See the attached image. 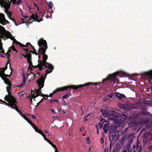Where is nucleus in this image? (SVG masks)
I'll return each instance as SVG.
<instances>
[{
	"mask_svg": "<svg viewBox=\"0 0 152 152\" xmlns=\"http://www.w3.org/2000/svg\"><path fill=\"white\" fill-rule=\"evenodd\" d=\"M13 37L12 36V37H11V38H10L11 39V40H13V44L15 43L17 45H20V42H18L15 39L13 38Z\"/></svg>",
	"mask_w": 152,
	"mask_h": 152,
	"instance_id": "nucleus-28",
	"label": "nucleus"
},
{
	"mask_svg": "<svg viewBox=\"0 0 152 152\" xmlns=\"http://www.w3.org/2000/svg\"><path fill=\"white\" fill-rule=\"evenodd\" d=\"M10 48L12 50L16 51L17 53L18 52L17 50L15 48L13 45H12L11 47H10Z\"/></svg>",
	"mask_w": 152,
	"mask_h": 152,
	"instance_id": "nucleus-36",
	"label": "nucleus"
},
{
	"mask_svg": "<svg viewBox=\"0 0 152 152\" xmlns=\"http://www.w3.org/2000/svg\"><path fill=\"white\" fill-rule=\"evenodd\" d=\"M139 149H138V150L137 151V152H141V150L142 149V146L141 145H140L139 146Z\"/></svg>",
	"mask_w": 152,
	"mask_h": 152,
	"instance_id": "nucleus-54",
	"label": "nucleus"
},
{
	"mask_svg": "<svg viewBox=\"0 0 152 152\" xmlns=\"http://www.w3.org/2000/svg\"><path fill=\"white\" fill-rule=\"evenodd\" d=\"M41 94L40 95V96H41L42 97H44V96L47 97H48V96L47 95H44L43 94H42V93H40Z\"/></svg>",
	"mask_w": 152,
	"mask_h": 152,
	"instance_id": "nucleus-50",
	"label": "nucleus"
},
{
	"mask_svg": "<svg viewBox=\"0 0 152 152\" xmlns=\"http://www.w3.org/2000/svg\"><path fill=\"white\" fill-rule=\"evenodd\" d=\"M10 3H8L6 1L0 0V4L5 9L8 10L10 8Z\"/></svg>",
	"mask_w": 152,
	"mask_h": 152,
	"instance_id": "nucleus-13",
	"label": "nucleus"
},
{
	"mask_svg": "<svg viewBox=\"0 0 152 152\" xmlns=\"http://www.w3.org/2000/svg\"><path fill=\"white\" fill-rule=\"evenodd\" d=\"M151 134L148 132H146L143 134V139L147 140L148 139V137L151 136Z\"/></svg>",
	"mask_w": 152,
	"mask_h": 152,
	"instance_id": "nucleus-22",
	"label": "nucleus"
},
{
	"mask_svg": "<svg viewBox=\"0 0 152 152\" xmlns=\"http://www.w3.org/2000/svg\"><path fill=\"white\" fill-rule=\"evenodd\" d=\"M7 92L8 94L5 96L4 99L5 101L8 102V103L0 99V103L4 104L6 105L10 106L11 105L12 106L13 104L18 103L15 98L11 95L10 91Z\"/></svg>",
	"mask_w": 152,
	"mask_h": 152,
	"instance_id": "nucleus-5",
	"label": "nucleus"
},
{
	"mask_svg": "<svg viewBox=\"0 0 152 152\" xmlns=\"http://www.w3.org/2000/svg\"><path fill=\"white\" fill-rule=\"evenodd\" d=\"M86 142L87 143L90 144V141L89 140V137H88L86 138Z\"/></svg>",
	"mask_w": 152,
	"mask_h": 152,
	"instance_id": "nucleus-47",
	"label": "nucleus"
},
{
	"mask_svg": "<svg viewBox=\"0 0 152 152\" xmlns=\"http://www.w3.org/2000/svg\"><path fill=\"white\" fill-rule=\"evenodd\" d=\"M21 55L22 56L24 57V58H27V55H25L23 54H21Z\"/></svg>",
	"mask_w": 152,
	"mask_h": 152,
	"instance_id": "nucleus-63",
	"label": "nucleus"
},
{
	"mask_svg": "<svg viewBox=\"0 0 152 152\" xmlns=\"http://www.w3.org/2000/svg\"><path fill=\"white\" fill-rule=\"evenodd\" d=\"M116 96L119 100L121 99L123 97H125V95L122 94H120L119 93H117Z\"/></svg>",
	"mask_w": 152,
	"mask_h": 152,
	"instance_id": "nucleus-23",
	"label": "nucleus"
},
{
	"mask_svg": "<svg viewBox=\"0 0 152 152\" xmlns=\"http://www.w3.org/2000/svg\"><path fill=\"white\" fill-rule=\"evenodd\" d=\"M8 86L6 88L7 91H10L11 86Z\"/></svg>",
	"mask_w": 152,
	"mask_h": 152,
	"instance_id": "nucleus-41",
	"label": "nucleus"
},
{
	"mask_svg": "<svg viewBox=\"0 0 152 152\" xmlns=\"http://www.w3.org/2000/svg\"><path fill=\"white\" fill-rule=\"evenodd\" d=\"M106 122V120L104 118H101L100 119V121L98 123V125L99 126L100 129H102L103 125Z\"/></svg>",
	"mask_w": 152,
	"mask_h": 152,
	"instance_id": "nucleus-16",
	"label": "nucleus"
},
{
	"mask_svg": "<svg viewBox=\"0 0 152 152\" xmlns=\"http://www.w3.org/2000/svg\"><path fill=\"white\" fill-rule=\"evenodd\" d=\"M38 62V64L36 66H34L33 65H31L32 68L33 69L35 68H39V70H42L43 69H44V67H42V66L40 64V63H39V62Z\"/></svg>",
	"mask_w": 152,
	"mask_h": 152,
	"instance_id": "nucleus-18",
	"label": "nucleus"
},
{
	"mask_svg": "<svg viewBox=\"0 0 152 152\" xmlns=\"http://www.w3.org/2000/svg\"><path fill=\"white\" fill-rule=\"evenodd\" d=\"M45 79L44 78L43 75H42L39 78V80L37 81V83L39 87V89L36 90L35 91L36 93L39 94L41 93V89L44 87Z\"/></svg>",
	"mask_w": 152,
	"mask_h": 152,
	"instance_id": "nucleus-9",
	"label": "nucleus"
},
{
	"mask_svg": "<svg viewBox=\"0 0 152 152\" xmlns=\"http://www.w3.org/2000/svg\"><path fill=\"white\" fill-rule=\"evenodd\" d=\"M142 75L144 77H148L147 80L152 86L151 90L152 91V70L143 72Z\"/></svg>",
	"mask_w": 152,
	"mask_h": 152,
	"instance_id": "nucleus-11",
	"label": "nucleus"
},
{
	"mask_svg": "<svg viewBox=\"0 0 152 152\" xmlns=\"http://www.w3.org/2000/svg\"><path fill=\"white\" fill-rule=\"evenodd\" d=\"M2 79L4 81L5 84L8 85V86H12L11 82L9 80L8 78H4L3 77V78Z\"/></svg>",
	"mask_w": 152,
	"mask_h": 152,
	"instance_id": "nucleus-19",
	"label": "nucleus"
},
{
	"mask_svg": "<svg viewBox=\"0 0 152 152\" xmlns=\"http://www.w3.org/2000/svg\"><path fill=\"white\" fill-rule=\"evenodd\" d=\"M53 5V4L51 1H50L48 4L47 6L49 9H52Z\"/></svg>",
	"mask_w": 152,
	"mask_h": 152,
	"instance_id": "nucleus-30",
	"label": "nucleus"
},
{
	"mask_svg": "<svg viewBox=\"0 0 152 152\" xmlns=\"http://www.w3.org/2000/svg\"><path fill=\"white\" fill-rule=\"evenodd\" d=\"M0 23L3 25L6 24L7 23H9V22L5 19L4 14H0Z\"/></svg>",
	"mask_w": 152,
	"mask_h": 152,
	"instance_id": "nucleus-14",
	"label": "nucleus"
},
{
	"mask_svg": "<svg viewBox=\"0 0 152 152\" xmlns=\"http://www.w3.org/2000/svg\"><path fill=\"white\" fill-rule=\"evenodd\" d=\"M139 142L138 141H137V142L136 145H135V146H136V147H138V148H139L140 146H139Z\"/></svg>",
	"mask_w": 152,
	"mask_h": 152,
	"instance_id": "nucleus-49",
	"label": "nucleus"
},
{
	"mask_svg": "<svg viewBox=\"0 0 152 152\" xmlns=\"http://www.w3.org/2000/svg\"><path fill=\"white\" fill-rule=\"evenodd\" d=\"M16 104V103L13 104L12 106L11 105L10 106L12 108L15 109L16 111L19 113L20 115L22 117L24 115H23V113L18 110V108L17 106V105Z\"/></svg>",
	"mask_w": 152,
	"mask_h": 152,
	"instance_id": "nucleus-15",
	"label": "nucleus"
},
{
	"mask_svg": "<svg viewBox=\"0 0 152 152\" xmlns=\"http://www.w3.org/2000/svg\"><path fill=\"white\" fill-rule=\"evenodd\" d=\"M149 113V112L147 111H142L141 113V115H146Z\"/></svg>",
	"mask_w": 152,
	"mask_h": 152,
	"instance_id": "nucleus-32",
	"label": "nucleus"
},
{
	"mask_svg": "<svg viewBox=\"0 0 152 152\" xmlns=\"http://www.w3.org/2000/svg\"><path fill=\"white\" fill-rule=\"evenodd\" d=\"M11 37H12L11 34L9 32H7L3 27L1 26H0V38H3L6 37L11 38Z\"/></svg>",
	"mask_w": 152,
	"mask_h": 152,
	"instance_id": "nucleus-10",
	"label": "nucleus"
},
{
	"mask_svg": "<svg viewBox=\"0 0 152 152\" xmlns=\"http://www.w3.org/2000/svg\"><path fill=\"white\" fill-rule=\"evenodd\" d=\"M126 148L128 150V152H132V150L131 148V145L130 143H127L126 146Z\"/></svg>",
	"mask_w": 152,
	"mask_h": 152,
	"instance_id": "nucleus-27",
	"label": "nucleus"
},
{
	"mask_svg": "<svg viewBox=\"0 0 152 152\" xmlns=\"http://www.w3.org/2000/svg\"><path fill=\"white\" fill-rule=\"evenodd\" d=\"M38 45L39 47V54H41L42 51L46 50L48 48L47 44L45 40L43 38L40 39L37 42Z\"/></svg>",
	"mask_w": 152,
	"mask_h": 152,
	"instance_id": "nucleus-8",
	"label": "nucleus"
},
{
	"mask_svg": "<svg viewBox=\"0 0 152 152\" xmlns=\"http://www.w3.org/2000/svg\"><path fill=\"white\" fill-rule=\"evenodd\" d=\"M96 129H97V133L98 134H99V129H98V128L97 127V125H96Z\"/></svg>",
	"mask_w": 152,
	"mask_h": 152,
	"instance_id": "nucleus-62",
	"label": "nucleus"
},
{
	"mask_svg": "<svg viewBox=\"0 0 152 152\" xmlns=\"http://www.w3.org/2000/svg\"><path fill=\"white\" fill-rule=\"evenodd\" d=\"M113 92H111L110 95H108V97H109V98H108L107 97L106 99V100L110 99L113 96ZM104 100H105V99Z\"/></svg>",
	"mask_w": 152,
	"mask_h": 152,
	"instance_id": "nucleus-33",
	"label": "nucleus"
},
{
	"mask_svg": "<svg viewBox=\"0 0 152 152\" xmlns=\"http://www.w3.org/2000/svg\"><path fill=\"white\" fill-rule=\"evenodd\" d=\"M26 81V77H23V82L22 83L24 85H25Z\"/></svg>",
	"mask_w": 152,
	"mask_h": 152,
	"instance_id": "nucleus-35",
	"label": "nucleus"
},
{
	"mask_svg": "<svg viewBox=\"0 0 152 152\" xmlns=\"http://www.w3.org/2000/svg\"><path fill=\"white\" fill-rule=\"evenodd\" d=\"M23 50H25V52L26 53L28 52L29 51V50L28 49H23Z\"/></svg>",
	"mask_w": 152,
	"mask_h": 152,
	"instance_id": "nucleus-59",
	"label": "nucleus"
},
{
	"mask_svg": "<svg viewBox=\"0 0 152 152\" xmlns=\"http://www.w3.org/2000/svg\"><path fill=\"white\" fill-rule=\"evenodd\" d=\"M71 93L70 91H69V93L66 94H65L62 97V99H67L68 98L69 96H71Z\"/></svg>",
	"mask_w": 152,
	"mask_h": 152,
	"instance_id": "nucleus-24",
	"label": "nucleus"
},
{
	"mask_svg": "<svg viewBox=\"0 0 152 152\" xmlns=\"http://www.w3.org/2000/svg\"><path fill=\"white\" fill-rule=\"evenodd\" d=\"M91 114V113H90L89 114H88V115H86L85 117L84 118H85V121H86L87 120V117H88V116H89V115L90 114Z\"/></svg>",
	"mask_w": 152,
	"mask_h": 152,
	"instance_id": "nucleus-55",
	"label": "nucleus"
},
{
	"mask_svg": "<svg viewBox=\"0 0 152 152\" xmlns=\"http://www.w3.org/2000/svg\"><path fill=\"white\" fill-rule=\"evenodd\" d=\"M120 74L122 75L123 76H126L127 75L125 72H116L113 74L109 75L107 78L102 80V83L104 85L112 86L116 83L117 84H119V80L116 77L119 75Z\"/></svg>",
	"mask_w": 152,
	"mask_h": 152,
	"instance_id": "nucleus-1",
	"label": "nucleus"
},
{
	"mask_svg": "<svg viewBox=\"0 0 152 152\" xmlns=\"http://www.w3.org/2000/svg\"><path fill=\"white\" fill-rule=\"evenodd\" d=\"M34 93L35 92L33 91L32 90H31V95H32V98H33V96H34Z\"/></svg>",
	"mask_w": 152,
	"mask_h": 152,
	"instance_id": "nucleus-46",
	"label": "nucleus"
},
{
	"mask_svg": "<svg viewBox=\"0 0 152 152\" xmlns=\"http://www.w3.org/2000/svg\"><path fill=\"white\" fill-rule=\"evenodd\" d=\"M32 52V51H29L28 53V54L26 55H27V60H31V53Z\"/></svg>",
	"mask_w": 152,
	"mask_h": 152,
	"instance_id": "nucleus-26",
	"label": "nucleus"
},
{
	"mask_svg": "<svg viewBox=\"0 0 152 152\" xmlns=\"http://www.w3.org/2000/svg\"><path fill=\"white\" fill-rule=\"evenodd\" d=\"M7 14V15L8 17L11 19L12 20V21H13L14 22H15V20L12 19V18H11V15H12V14L11 13H10V12H8Z\"/></svg>",
	"mask_w": 152,
	"mask_h": 152,
	"instance_id": "nucleus-34",
	"label": "nucleus"
},
{
	"mask_svg": "<svg viewBox=\"0 0 152 152\" xmlns=\"http://www.w3.org/2000/svg\"><path fill=\"white\" fill-rule=\"evenodd\" d=\"M30 115L32 116V118L34 119H36V117L34 115Z\"/></svg>",
	"mask_w": 152,
	"mask_h": 152,
	"instance_id": "nucleus-64",
	"label": "nucleus"
},
{
	"mask_svg": "<svg viewBox=\"0 0 152 152\" xmlns=\"http://www.w3.org/2000/svg\"><path fill=\"white\" fill-rule=\"evenodd\" d=\"M5 70V69H4V68H0V77H1L3 76V75H5V74L4 72Z\"/></svg>",
	"mask_w": 152,
	"mask_h": 152,
	"instance_id": "nucleus-25",
	"label": "nucleus"
},
{
	"mask_svg": "<svg viewBox=\"0 0 152 152\" xmlns=\"http://www.w3.org/2000/svg\"><path fill=\"white\" fill-rule=\"evenodd\" d=\"M21 20H23L22 21V23H26L27 25H29L32 23V20H31L29 21V20L28 21L26 22L24 21V20L23 18H21Z\"/></svg>",
	"mask_w": 152,
	"mask_h": 152,
	"instance_id": "nucleus-31",
	"label": "nucleus"
},
{
	"mask_svg": "<svg viewBox=\"0 0 152 152\" xmlns=\"http://www.w3.org/2000/svg\"><path fill=\"white\" fill-rule=\"evenodd\" d=\"M100 83H92L88 82L86 83L83 85H72L69 86H65L63 87L57 88L55 90H54L53 93H50V94L49 96L52 97L54 94L56 93L58 91H64L66 90H68V88H72L75 90L78 89L79 88H82L84 86H87L91 84H94V85H97L98 84H100Z\"/></svg>",
	"mask_w": 152,
	"mask_h": 152,
	"instance_id": "nucleus-4",
	"label": "nucleus"
},
{
	"mask_svg": "<svg viewBox=\"0 0 152 152\" xmlns=\"http://www.w3.org/2000/svg\"><path fill=\"white\" fill-rule=\"evenodd\" d=\"M41 16L40 15H39L36 14L35 15V14H32V15L29 17V21L32 20V22L33 21L40 22L42 20L43 16L42 15L41 18L40 17Z\"/></svg>",
	"mask_w": 152,
	"mask_h": 152,
	"instance_id": "nucleus-12",
	"label": "nucleus"
},
{
	"mask_svg": "<svg viewBox=\"0 0 152 152\" xmlns=\"http://www.w3.org/2000/svg\"><path fill=\"white\" fill-rule=\"evenodd\" d=\"M124 138L123 137L120 141V143L122 145L123 144L124 141Z\"/></svg>",
	"mask_w": 152,
	"mask_h": 152,
	"instance_id": "nucleus-39",
	"label": "nucleus"
},
{
	"mask_svg": "<svg viewBox=\"0 0 152 152\" xmlns=\"http://www.w3.org/2000/svg\"><path fill=\"white\" fill-rule=\"evenodd\" d=\"M1 50V51H0V53H3L4 54H5V53H4V50L3 48V49H2V50Z\"/></svg>",
	"mask_w": 152,
	"mask_h": 152,
	"instance_id": "nucleus-58",
	"label": "nucleus"
},
{
	"mask_svg": "<svg viewBox=\"0 0 152 152\" xmlns=\"http://www.w3.org/2000/svg\"><path fill=\"white\" fill-rule=\"evenodd\" d=\"M101 112L102 115L104 117H108L111 120H114L115 118L117 117V115L115 112L113 110H111L107 109L104 110L101 109Z\"/></svg>",
	"mask_w": 152,
	"mask_h": 152,
	"instance_id": "nucleus-6",
	"label": "nucleus"
},
{
	"mask_svg": "<svg viewBox=\"0 0 152 152\" xmlns=\"http://www.w3.org/2000/svg\"><path fill=\"white\" fill-rule=\"evenodd\" d=\"M10 77V75H8L7 74H5V75H3V76H2L1 77L2 78H3V77L4 78H7V77Z\"/></svg>",
	"mask_w": 152,
	"mask_h": 152,
	"instance_id": "nucleus-37",
	"label": "nucleus"
},
{
	"mask_svg": "<svg viewBox=\"0 0 152 152\" xmlns=\"http://www.w3.org/2000/svg\"><path fill=\"white\" fill-rule=\"evenodd\" d=\"M38 62V64L36 66H34L33 65H31L32 68L33 69L35 68H39V70H42L43 69H44V67H42V66L40 64V63H39V62Z\"/></svg>",
	"mask_w": 152,
	"mask_h": 152,
	"instance_id": "nucleus-17",
	"label": "nucleus"
},
{
	"mask_svg": "<svg viewBox=\"0 0 152 152\" xmlns=\"http://www.w3.org/2000/svg\"><path fill=\"white\" fill-rule=\"evenodd\" d=\"M60 111L61 112V113L64 114L65 113V112L64 110H61V109H60Z\"/></svg>",
	"mask_w": 152,
	"mask_h": 152,
	"instance_id": "nucleus-60",
	"label": "nucleus"
},
{
	"mask_svg": "<svg viewBox=\"0 0 152 152\" xmlns=\"http://www.w3.org/2000/svg\"><path fill=\"white\" fill-rule=\"evenodd\" d=\"M58 102V100H55V99H53V100H51L50 101V103H52L53 102Z\"/></svg>",
	"mask_w": 152,
	"mask_h": 152,
	"instance_id": "nucleus-44",
	"label": "nucleus"
},
{
	"mask_svg": "<svg viewBox=\"0 0 152 152\" xmlns=\"http://www.w3.org/2000/svg\"><path fill=\"white\" fill-rule=\"evenodd\" d=\"M130 136H130V135H129V138L128 139V143H132V142L133 139V137L132 136L131 137H130Z\"/></svg>",
	"mask_w": 152,
	"mask_h": 152,
	"instance_id": "nucleus-29",
	"label": "nucleus"
},
{
	"mask_svg": "<svg viewBox=\"0 0 152 152\" xmlns=\"http://www.w3.org/2000/svg\"><path fill=\"white\" fill-rule=\"evenodd\" d=\"M20 46L21 47H27L28 45H25L20 43Z\"/></svg>",
	"mask_w": 152,
	"mask_h": 152,
	"instance_id": "nucleus-42",
	"label": "nucleus"
},
{
	"mask_svg": "<svg viewBox=\"0 0 152 152\" xmlns=\"http://www.w3.org/2000/svg\"><path fill=\"white\" fill-rule=\"evenodd\" d=\"M38 53H37L36 52V50L35 49L33 50V51H32V53L33 54H34L36 55H40L39 54V50H38Z\"/></svg>",
	"mask_w": 152,
	"mask_h": 152,
	"instance_id": "nucleus-38",
	"label": "nucleus"
},
{
	"mask_svg": "<svg viewBox=\"0 0 152 152\" xmlns=\"http://www.w3.org/2000/svg\"><path fill=\"white\" fill-rule=\"evenodd\" d=\"M5 54H6V56H7V58L8 59H9L10 56V55L9 54V53H6Z\"/></svg>",
	"mask_w": 152,
	"mask_h": 152,
	"instance_id": "nucleus-51",
	"label": "nucleus"
},
{
	"mask_svg": "<svg viewBox=\"0 0 152 152\" xmlns=\"http://www.w3.org/2000/svg\"><path fill=\"white\" fill-rule=\"evenodd\" d=\"M103 130L105 134H106L109 131L110 134L109 137L110 141H113L115 140L116 136V134H115L116 132V128L111 125H110L109 122L106 120V122H105L103 126Z\"/></svg>",
	"mask_w": 152,
	"mask_h": 152,
	"instance_id": "nucleus-2",
	"label": "nucleus"
},
{
	"mask_svg": "<svg viewBox=\"0 0 152 152\" xmlns=\"http://www.w3.org/2000/svg\"><path fill=\"white\" fill-rule=\"evenodd\" d=\"M36 132H38L39 133L41 134L42 135V136L44 138L45 140L47 141L48 140V139L46 138L45 135L42 132V131L38 129L36 131Z\"/></svg>",
	"mask_w": 152,
	"mask_h": 152,
	"instance_id": "nucleus-20",
	"label": "nucleus"
},
{
	"mask_svg": "<svg viewBox=\"0 0 152 152\" xmlns=\"http://www.w3.org/2000/svg\"><path fill=\"white\" fill-rule=\"evenodd\" d=\"M22 117H23L26 120L28 118L25 115H24Z\"/></svg>",
	"mask_w": 152,
	"mask_h": 152,
	"instance_id": "nucleus-56",
	"label": "nucleus"
},
{
	"mask_svg": "<svg viewBox=\"0 0 152 152\" xmlns=\"http://www.w3.org/2000/svg\"><path fill=\"white\" fill-rule=\"evenodd\" d=\"M100 142L102 144H103L104 142V140L103 138L101 137L100 138Z\"/></svg>",
	"mask_w": 152,
	"mask_h": 152,
	"instance_id": "nucleus-48",
	"label": "nucleus"
},
{
	"mask_svg": "<svg viewBox=\"0 0 152 152\" xmlns=\"http://www.w3.org/2000/svg\"><path fill=\"white\" fill-rule=\"evenodd\" d=\"M52 146L55 149H56V148H57L56 145L53 144H52Z\"/></svg>",
	"mask_w": 152,
	"mask_h": 152,
	"instance_id": "nucleus-61",
	"label": "nucleus"
},
{
	"mask_svg": "<svg viewBox=\"0 0 152 152\" xmlns=\"http://www.w3.org/2000/svg\"><path fill=\"white\" fill-rule=\"evenodd\" d=\"M26 121L31 125V126H32L33 128L35 130V131L37 130L38 129L37 127L35 126V125L31 121H30L28 118Z\"/></svg>",
	"mask_w": 152,
	"mask_h": 152,
	"instance_id": "nucleus-21",
	"label": "nucleus"
},
{
	"mask_svg": "<svg viewBox=\"0 0 152 152\" xmlns=\"http://www.w3.org/2000/svg\"><path fill=\"white\" fill-rule=\"evenodd\" d=\"M138 148V147H136L135 145H134L132 147V150H135V151H137Z\"/></svg>",
	"mask_w": 152,
	"mask_h": 152,
	"instance_id": "nucleus-40",
	"label": "nucleus"
},
{
	"mask_svg": "<svg viewBox=\"0 0 152 152\" xmlns=\"http://www.w3.org/2000/svg\"><path fill=\"white\" fill-rule=\"evenodd\" d=\"M11 1L12 2L13 4L14 5L16 4V0H11Z\"/></svg>",
	"mask_w": 152,
	"mask_h": 152,
	"instance_id": "nucleus-53",
	"label": "nucleus"
},
{
	"mask_svg": "<svg viewBox=\"0 0 152 152\" xmlns=\"http://www.w3.org/2000/svg\"><path fill=\"white\" fill-rule=\"evenodd\" d=\"M127 115L124 113L120 114L117 118V124L119 127L123 126L125 124L128 119Z\"/></svg>",
	"mask_w": 152,
	"mask_h": 152,
	"instance_id": "nucleus-7",
	"label": "nucleus"
},
{
	"mask_svg": "<svg viewBox=\"0 0 152 152\" xmlns=\"http://www.w3.org/2000/svg\"><path fill=\"white\" fill-rule=\"evenodd\" d=\"M36 93V96H33V98L35 99L38 96H39L40 95V94H39L38 93Z\"/></svg>",
	"mask_w": 152,
	"mask_h": 152,
	"instance_id": "nucleus-45",
	"label": "nucleus"
},
{
	"mask_svg": "<svg viewBox=\"0 0 152 152\" xmlns=\"http://www.w3.org/2000/svg\"><path fill=\"white\" fill-rule=\"evenodd\" d=\"M21 3V0H18L17 2V4L18 5H20V3Z\"/></svg>",
	"mask_w": 152,
	"mask_h": 152,
	"instance_id": "nucleus-52",
	"label": "nucleus"
},
{
	"mask_svg": "<svg viewBox=\"0 0 152 152\" xmlns=\"http://www.w3.org/2000/svg\"><path fill=\"white\" fill-rule=\"evenodd\" d=\"M46 50H45L42 51L41 54L43 55V61L38 60V62H39L42 67H44V69L47 68H48V69L46 70V73L45 75V78L46 77L47 74L51 72L54 69V67L52 65L46 62L48 56L47 55L45 54L46 52Z\"/></svg>",
	"mask_w": 152,
	"mask_h": 152,
	"instance_id": "nucleus-3",
	"label": "nucleus"
},
{
	"mask_svg": "<svg viewBox=\"0 0 152 152\" xmlns=\"http://www.w3.org/2000/svg\"><path fill=\"white\" fill-rule=\"evenodd\" d=\"M108 148H105L104 150V152H108Z\"/></svg>",
	"mask_w": 152,
	"mask_h": 152,
	"instance_id": "nucleus-57",
	"label": "nucleus"
},
{
	"mask_svg": "<svg viewBox=\"0 0 152 152\" xmlns=\"http://www.w3.org/2000/svg\"><path fill=\"white\" fill-rule=\"evenodd\" d=\"M27 60V62L29 63V64L30 66H31L33 65L32 62L31 61V60Z\"/></svg>",
	"mask_w": 152,
	"mask_h": 152,
	"instance_id": "nucleus-43",
	"label": "nucleus"
}]
</instances>
